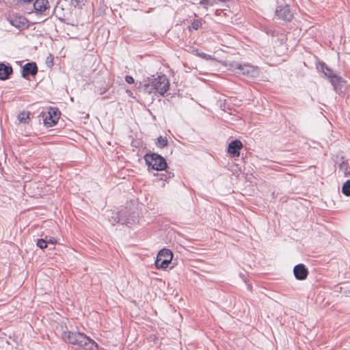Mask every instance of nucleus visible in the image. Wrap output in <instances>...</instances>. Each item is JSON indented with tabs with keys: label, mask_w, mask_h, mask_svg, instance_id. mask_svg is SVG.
I'll list each match as a JSON object with an SVG mask.
<instances>
[{
	"label": "nucleus",
	"mask_w": 350,
	"mask_h": 350,
	"mask_svg": "<svg viewBox=\"0 0 350 350\" xmlns=\"http://www.w3.org/2000/svg\"><path fill=\"white\" fill-rule=\"evenodd\" d=\"M86 0H71V5L75 8H82Z\"/></svg>",
	"instance_id": "5701e85b"
},
{
	"label": "nucleus",
	"mask_w": 350,
	"mask_h": 350,
	"mask_svg": "<svg viewBox=\"0 0 350 350\" xmlns=\"http://www.w3.org/2000/svg\"><path fill=\"white\" fill-rule=\"evenodd\" d=\"M53 239H51H51L48 241V243L51 244V245H53V243H54Z\"/></svg>",
	"instance_id": "c85d7f7f"
},
{
	"label": "nucleus",
	"mask_w": 350,
	"mask_h": 350,
	"mask_svg": "<svg viewBox=\"0 0 350 350\" xmlns=\"http://www.w3.org/2000/svg\"><path fill=\"white\" fill-rule=\"evenodd\" d=\"M275 16L278 19L283 21L284 22H290L293 17V13L292 12L289 5H281L278 6L275 10Z\"/></svg>",
	"instance_id": "7ed1b4c3"
},
{
	"label": "nucleus",
	"mask_w": 350,
	"mask_h": 350,
	"mask_svg": "<svg viewBox=\"0 0 350 350\" xmlns=\"http://www.w3.org/2000/svg\"><path fill=\"white\" fill-rule=\"evenodd\" d=\"M38 72V67L35 62H29L23 66L22 77L27 78L28 76H35Z\"/></svg>",
	"instance_id": "6e6552de"
},
{
	"label": "nucleus",
	"mask_w": 350,
	"mask_h": 350,
	"mask_svg": "<svg viewBox=\"0 0 350 350\" xmlns=\"http://www.w3.org/2000/svg\"><path fill=\"white\" fill-rule=\"evenodd\" d=\"M146 163L148 167L157 171L165 170L167 173L165 176V180L174 176L172 172H168L167 162L162 156L157 153H146L144 156Z\"/></svg>",
	"instance_id": "f257e3e1"
},
{
	"label": "nucleus",
	"mask_w": 350,
	"mask_h": 350,
	"mask_svg": "<svg viewBox=\"0 0 350 350\" xmlns=\"http://www.w3.org/2000/svg\"><path fill=\"white\" fill-rule=\"evenodd\" d=\"M293 273L297 280H304L307 278L308 271L304 264H298L294 267Z\"/></svg>",
	"instance_id": "0eeeda50"
},
{
	"label": "nucleus",
	"mask_w": 350,
	"mask_h": 350,
	"mask_svg": "<svg viewBox=\"0 0 350 350\" xmlns=\"http://www.w3.org/2000/svg\"><path fill=\"white\" fill-rule=\"evenodd\" d=\"M48 0H36L33 3V8L36 11L42 12L49 8Z\"/></svg>",
	"instance_id": "f8f14e48"
},
{
	"label": "nucleus",
	"mask_w": 350,
	"mask_h": 350,
	"mask_svg": "<svg viewBox=\"0 0 350 350\" xmlns=\"http://www.w3.org/2000/svg\"><path fill=\"white\" fill-rule=\"evenodd\" d=\"M329 79H330V82L332 83V85H336L339 83L341 78L335 73H334Z\"/></svg>",
	"instance_id": "b1692460"
},
{
	"label": "nucleus",
	"mask_w": 350,
	"mask_h": 350,
	"mask_svg": "<svg viewBox=\"0 0 350 350\" xmlns=\"http://www.w3.org/2000/svg\"><path fill=\"white\" fill-rule=\"evenodd\" d=\"M201 25L202 23L199 20H194L191 23V27L195 30L198 29Z\"/></svg>",
	"instance_id": "a878e982"
},
{
	"label": "nucleus",
	"mask_w": 350,
	"mask_h": 350,
	"mask_svg": "<svg viewBox=\"0 0 350 350\" xmlns=\"http://www.w3.org/2000/svg\"><path fill=\"white\" fill-rule=\"evenodd\" d=\"M67 340L69 343L81 347L83 340H87V336L80 332L67 331Z\"/></svg>",
	"instance_id": "423d86ee"
},
{
	"label": "nucleus",
	"mask_w": 350,
	"mask_h": 350,
	"mask_svg": "<svg viewBox=\"0 0 350 350\" xmlns=\"http://www.w3.org/2000/svg\"><path fill=\"white\" fill-rule=\"evenodd\" d=\"M171 261L172 260L170 259H165L162 258H161V260H159V258H157L154 264L157 269H165L168 267Z\"/></svg>",
	"instance_id": "dca6fc26"
},
{
	"label": "nucleus",
	"mask_w": 350,
	"mask_h": 350,
	"mask_svg": "<svg viewBox=\"0 0 350 350\" xmlns=\"http://www.w3.org/2000/svg\"><path fill=\"white\" fill-rule=\"evenodd\" d=\"M339 170L342 171L345 176H350V167L348 165V163L342 161L339 164Z\"/></svg>",
	"instance_id": "6ab92c4d"
},
{
	"label": "nucleus",
	"mask_w": 350,
	"mask_h": 350,
	"mask_svg": "<svg viewBox=\"0 0 350 350\" xmlns=\"http://www.w3.org/2000/svg\"><path fill=\"white\" fill-rule=\"evenodd\" d=\"M198 55L206 59V60L212 59V57L210 55L206 54L204 53H198Z\"/></svg>",
	"instance_id": "bb28decb"
},
{
	"label": "nucleus",
	"mask_w": 350,
	"mask_h": 350,
	"mask_svg": "<svg viewBox=\"0 0 350 350\" xmlns=\"http://www.w3.org/2000/svg\"><path fill=\"white\" fill-rule=\"evenodd\" d=\"M12 68L9 64L5 65L3 63H0V79H8L10 75L12 73Z\"/></svg>",
	"instance_id": "9b49d317"
},
{
	"label": "nucleus",
	"mask_w": 350,
	"mask_h": 350,
	"mask_svg": "<svg viewBox=\"0 0 350 350\" xmlns=\"http://www.w3.org/2000/svg\"><path fill=\"white\" fill-rule=\"evenodd\" d=\"M125 81L126 83H129V84H132L134 83V79L133 77L131 76H129V75H127L125 77Z\"/></svg>",
	"instance_id": "cd10ccee"
},
{
	"label": "nucleus",
	"mask_w": 350,
	"mask_h": 350,
	"mask_svg": "<svg viewBox=\"0 0 350 350\" xmlns=\"http://www.w3.org/2000/svg\"><path fill=\"white\" fill-rule=\"evenodd\" d=\"M242 148L243 144L241 142L239 139H234L228 144V152L233 157H239Z\"/></svg>",
	"instance_id": "1a4fd4ad"
},
{
	"label": "nucleus",
	"mask_w": 350,
	"mask_h": 350,
	"mask_svg": "<svg viewBox=\"0 0 350 350\" xmlns=\"http://www.w3.org/2000/svg\"><path fill=\"white\" fill-rule=\"evenodd\" d=\"M10 23L12 26L17 28L23 27L26 25L27 21L24 17H14L10 19Z\"/></svg>",
	"instance_id": "4468645a"
},
{
	"label": "nucleus",
	"mask_w": 350,
	"mask_h": 350,
	"mask_svg": "<svg viewBox=\"0 0 350 350\" xmlns=\"http://www.w3.org/2000/svg\"><path fill=\"white\" fill-rule=\"evenodd\" d=\"M37 246L41 249L46 248L48 245V241L44 239H40L37 241Z\"/></svg>",
	"instance_id": "393cba45"
},
{
	"label": "nucleus",
	"mask_w": 350,
	"mask_h": 350,
	"mask_svg": "<svg viewBox=\"0 0 350 350\" xmlns=\"http://www.w3.org/2000/svg\"><path fill=\"white\" fill-rule=\"evenodd\" d=\"M167 145V139L166 137L159 136L157 138V146L159 148H163Z\"/></svg>",
	"instance_id": "4be33fe9"
},
{
	"label": "nucleus",
	"mask_w": 350,
	"mask_h": 350,
	"mask_svg": "<svg viewBox=\"0 0 350 350\" xmlns=\"http://www.w3.org/2000/svg\"><path fill=\"white\" fill-rule=\"evenodd\" d=\"M145 90L149 93L153 91L163 96L169 90L170 82L167 77L164 75L158 76L157 78L151 79L150 83L144 85Z\"/></svg>",
	"instance_id": "f03ea898"
},
{
	"label": "nucleus",
	"mask_w": 350,
	"mask_h": 350,
	"mask_svg": "<svg viewBox=\"0 0 350 350\" xmlns=\"http://www.w3.org/2000/svg\"><path fill=\"white\" fill-rule=\"evenodd\" d=\"M44 123L47 126H53L59 119L57 110L50 108L47 112H42Z\"/></svg>",
	"instance_id": "39448f33"
},
{
	"label": "nucleus",
	"mask_w": 350,
	"mask_h": 350,
	"mask_svg": "<svg viewBox=\"0 0 350 350\" xmlns=\"http://www.w3.org/2000/svg\"><path fill=\"white\" fill-rule=\"evenodd\" d=\"M236 73L246 77H255L258 75L257 69L250 64H237Z\"/></svg>",
	"instance_id": "20e7f679"
},
{
	"label": "nucleus",
	"mask_w": 350,
	"mask_h": 350,
	"mask_svg": "<svg viewBox=\"0 0 350 350\" xmlns=\"http://www.w3.org/2000/svg\"><path fill=\"white\" fill-rule=\"evenodd\" d=\"M111 214L112 215L109 217V221L111 223L112 225H115L116 224L118 223L124 225V224L128 222V221L126 219L118 216L117 212H113Z\"/></svg>",
	"instance_id": "2eb2a0df"
},
{
	"label": "nucleus",
	"mask_w": 350,
	"mask_h": 350,
	"mask_svg": "<svg viewBox=\"0 0 350 350\" xmlns=\"http://www.w3.org/2000/svg\"><path fill=\"white\" fill-rule=\"evenodd\" d=\"M157 257L159 258V260H161V258L172 260L173 254L171 250L168 249H162L159 252Z\"/></svg>",
	"instance_id": "f3484780"
},
{
	"label": "nucleus",
	"mask_w": 350,
	"mask_h": 350,
	"mask_svg": "<svg viewBox=\"0 0 350 350\" xmlns=\"http://www.w3.org/2000/svg\"><path fill=\"white\" fill-rule=\"evenodd\" d=\"M342 193L346 196H350V180H347L342 187Z\"/></svg>",
	"instance_id": "aec40b11"
},
{
	"label": "nucleus",
	"mask_w": 350,
	"mask_h": 350,
	"mask_svg": "<svg viewBox=\"0 0 350 350\" xmlns=\"http://www.w3.org/2000/svg\"><path fill=\"white\" fill-rule=\"evenodd\" d=\"M85 350H98V345L92 339L87 337V340H83L81 347Z\"/></svg>",
	"instance_id": "ddd939ff"
},
{
	"label": "nucleus",
	"mask_w": 350,
	"mask_h": 350,
	"mask_svg": "<svg viewBox=\"0 0 350 350\" xmlns=\"http://www.w3.org/2000/svg\"><path fill=\"white\" fill-rule=\"evenodd\" d=\"M118 216L126 219L128 222H126L125 225H131L133 224L135 221V216L134 213H131L130 209L127 208H123L120 211L117 212Z\"/></svg>",
	"instance_id": "9d476101"
},
{
	"label": "nucleus",
	"mask_w": 350,
	"mask_h": 350,
	"mask_svg": "<svg viewBox=\"0 0 350 350\" xmlns=\"http://www.w3.org/2000/svg\"><path fill=\"white\" fill-rule=\"evenodd\" d=\"M30 113L29 111H23L17 116V120L20 123L26 124L29 122Z\"/></svg>",
	"instance_id": "a211bd4d"
},
{
	"label": "nucleus",
	"mask_w": 350,
	"mask_h": 350,
	"mask_svg": "<svg viewBox=\"0 0 350 350\" xmlns=\"http://www.w3.org/2000/svg\"><path fill=\"white\" fill-rule=\"evenodd\" d=\"M321 67L324 75L327 77L329 78L334 74L333 70H331L329 67H327L325 63H322Z\"/></svg>",
	"instance_id": "412c9836"
}]
</instances>
